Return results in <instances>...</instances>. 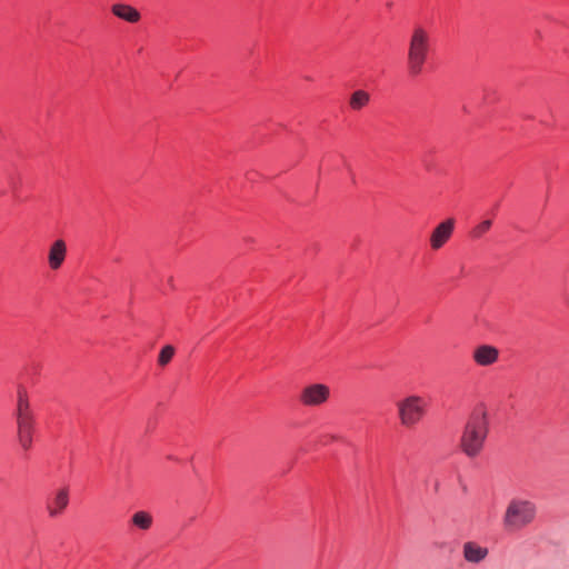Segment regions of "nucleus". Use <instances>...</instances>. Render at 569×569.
Returning <instances> with one entry per match:
<instances>
[{"label":"nucleus","mask_w":569,"mask_h":569,"mask_svg":"<svg viewBox=\"0 0 569 569\" xmlns=\"http://www.w3.org/2000/svg\"><path fill=\"white\" fill-rule=\"evenodd\" d=\"M537 517V506L525 498L509 500L502 516V526L508 531H519L530 526Z\"/></svg>","instance_id":"nucleus-1"},{"label":"nucleus","mask_w":569,"mask_h":569,"mask_svg":"<svg viewBox=\"0 0 569 569\" xmlns=\"http://www.w3.org/2000/svg\"><path fill=\"white\" fill-rule=\"evenodd\" d=\"M488 435V421L486 413L472 416L465 426L460 447L462 451L469 457H477L485 445Z\"/></svg>","instance_id":"nucleus-2"},{"label":"nucleus","mask_w":569,"mask_h":569,"mask_svg":"<svg viewBox=\"0 0 569 569\" xmlns=\"http://www.w3.org/2000/svg\"><path fill=\"white\" fill-rule=\"evenodd\" d=\"M430 51V34L421 26L413 28L408 48V71L411 76L422 72Z\"/></svg>","instance_id":"nucleus-3"},{"label":"nucleus","mask_w":569,"mask_h":569,"mask_svg":"<svg viewBox=\"0 0 569 569\" xmlns=\"http://www.w3.org/2000/svg\"><path fill=\"white\" fill-rule=\"evenodd\" d=\"M400 425L405 428L417 426L427 413V401L419 395H409L396 403Z\"/></svg>","instance_id":"nucleus-4"},{"label":"nucleus","mask_w":569,"mask_h":569,"mask_svg":"<svg viewBox=\"0 0 569 569\" xmlns=\"http://www.w3.org/2000/svg\"><path fill=\"white\" fill-rule=\"evenodd\" d=\"M330 398L329 386L320 382L305 386L299 393V401L306 407H320Z\"/></svg>","instance_id":"nucleus-5"},{"label":"nucleus","mask_w":569,"mask_h":569,"mask_svg":"<svg viewBox=\"0 0 569 569\" xmlns=\"http://www.w3.org/2000/svg\"><path fill=\"white\" fill-rule=\"evenodd\" d=\"M69 505V489L62 487L52 492L46 503V510L50 518H58Z\"/></svg>","instance_id":"nucleus-6"},{"label":"nucleus","mask_w":569,"mask_h":569,"mask_svg":"<svg viewBox=\"0 0 569 569\" xmlns=\"http://www.w3.org/2000/svg\"><path fill=\"white\" fill-rule=\"evenodd\" d=\"M455 223L453 218H448L437 224L430 234V247L432 250H439L446 244L453 233Z\"/></svg>","instance_id":"nucleus-7"},{"label":"nucleus","mask_w":569,"mask_h":569,"mask_svg":"<svg viewBox=\"0 0 569 569\" xmlns=\"http://www.w3.org/2000/svg\"><path fill=\"white\" fill-rule=\"evenodd\" d=\"M499 359V350L491 345L477 346L472 351V360L481 367L495 365Z\"/></svg>","instance_id":"nucleus-8"},{"label":"nucleus","mask_w":569,"mask_h":569,"mask_svg":"<svg viewBox=\"0 0 569 569\" xmlns=\"http://www.w3.org/2000/svg\"><path fill=\"white\" fill-rule=\"evenodd\" d=\"M16 421L19 445L27 451L32 447L34 418L16 419Z\"/></svg>","instance_id":"nucleus-9"},{"label":"nucleus","mask_w":569,"mask_h":569,"mask_svg":"<svg viewBox=\"0 0 569 569\" xmlns=\"http://www.w3.org/2000/svg\"><path fill=\"white\" fill-rule=\"evenodd\" d=\"M67 257V244L64 240H54L49 248L48 264L51 270H58L63 264Z\"/></svg>","instance_id":"nucleus-10"},{"label":"nucleus","mask_w":569,"mask_h":569,"mask_svg":"<svg viewBox=\"0 0 569 569\" xmlns=\"http://www.w3.org/2000/svg\"><path fill=\"white\" fill-rule=\"evenodd\" d=\"M16 419L34 418L31 409L28 390L23 385L17 387Z\"/></svg>","instance_id":"nucleus-11"},{"label":"nucleus","mask_w":569,"mask_h":569,"mask_svg":"<svg viewBox=\"0 0 569 569\" xmlns=\"http://www.w3.org/2000/svg\"><path fill=\"white\" fill-rule=\"evenodd\" d=\"M488 552V548L481 547L473 541L465 542L462 547L463 558L470 563H480L487 558Z\"/></svg>","instance_id":"nucleus-12"},{"label":"nucleus","mask_w":569,"mask_h":569,"mask_svg":"<svg viewBox=\"0 0 569 569\" xmlns=\"http://www.w3.org/2000/svg\"><path fill=\"white\" fill-rule=\"evenodd\" d=\"M111 12L119 19L129 23H137L141 19L140 12L130 4L114 3L111 7Z\"/></svg>","instance_id":"nucleus-13"},{"label":"nucleus","mask_w":569,"mask_h":569,"mask_svg":"<svg viewBox=\"0 0 569 569\" xmlns=\"http://www.w3.org/2000/svg\"><path fill=\"white\" fill-rule=\"evenodd\" d=\"M371 96L363 89L355 90L349 98V107L352 111H360L369 104Z\"/></svg>","instance_id":"nucleus-14"},{"label":"nucleus","mask_w":569,"mask_h":569,"mask_svg":"<svg viewBox=\"0 0 569 569\" xmlns=\"http://www.w3.org/2000/svg\"><path fill=\"white\" fill-rule=\"evenodd\" d=\"M153 518L147 511H137L131 517V523L140 530H149L152 526Z\"/></svg>","instance_id":"nucleus-15"},{"label":"nucleus","mask_w":569,"mask_h":569,"mask_svg":"<svg viewBox=\"0 0 569 569\" xmlns=\"http://www.w3.org/2000/svg\"><path fill=\"white\" fill-rule=\"evenodd\" d=\"M491 220L486 219L479 222L477 226H475L471 231L470 236L475 239L481 238L490 228H491Z\"/></svg>","instance_id":"nucleus-16"},{"label":"nucleus","mask_w":569,"mask_h":569,"mask_svg":"<svg viewBox=\"0 0 569 569\" xmlns=\"http://www.w3.org/2000/svg\"><path fill=\"white\" fill-rule=\"evenodd\" d=\"M174 355V348L171 345L164 346L158 357V363L161 367L167 366Z\"/></svg>","instance_id":"nucleus-17"},{"label":"nucleus","mask_w":569,"mask_h":569,"mask_svg":"<svg viewBox=\"0 0 569 569\" xmlns=\"http://www.w3.org/2000/svg\"><path fill=\"white\" fill-rule=\"evenodd\" d=\"M172 283H173V279H172V277H170L168 280V284L172 286Z\"/></svg>","instance_id":"nucleus-18"}]
</instances>
